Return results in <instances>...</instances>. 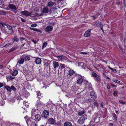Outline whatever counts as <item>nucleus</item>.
Listing matches in <instances>:
<instances>
[{"label": "nucleus", "instance_id": "obj_50", "mask_svg": "<svg viewBox=\"0 0 126 126\" xmlns=\"http://www.w3.org/2000/svg\"><path fill=\"white\" fill-rule=\"evenodd\" d=\"M3 86V84L1 82H0V88Z\"/></svg>", "mask_w": 126, "mask_h": 126}, {"label": "nucleus", "instance_id": "obj_44", "mask_svg": "<svg viewBox=\"0 0 126 126\" xmlns=\"http://www.w3.org/2000/svg\"><path fill=\"white\" fill-rule=\"evenodd\" d=\"M79 54H87V52H80V53Z\"/></svg>", "mask_w": 126, "mask_h": 126}, {"label": "nucleus", "instance_id": "obj_48", "mask_svg": "<svg viewBox=\"0 0 126 126\" xmlns=\"http://www.w3.org/2000/svg\"><path fill=\"white\" fill-rule=\"evenodd\" d=\"M119 102L120 103H121L122 104H125V102H124L123 100H121L120 101H119Z\"/></svg>", "mask_w": 126, "mask_h": 126}, {"label": "nucleus", "instance_id": "obj_35", "mask_svg": "<svg viewBox=\"0 0 126 126\" xmlns=\"http://www.w3.org/2000/svg\"><path fill=\"white\" fill-rule=\"evenodd\" d=\"M83 62H80L78 63V66H81L83 67Z\"/></svg>", "mask_w": 126, "mask_h": 126}, {"label": "nucleus", "instance_id": "obj_20", "mask_svg": "<svg viewBox=\"0 0 126 126\" xmlns=\"http://www.w3.org/2000/svg\"><path fill=\"white\" fill-rule=\"evenodd\" d=\"M85 112V110L80 111L78 113V115L79 116H81Z\"/></svg>", "mask_w": 126, "mask_h": 126}, {"label": "nucleus", "instance_id": "obj_63", "mask_svg": "<svg viewBox=\"0 0 126 126\" xmlns=\"http://www.w3.org/2000/svg\"><path fill=\"white\" fill-rule=\"evenodd\" d=\"M103 74L104 77H106V74L104 73H103Z\"/></svg>", "mask_w": 126, "mask_h": 126}, {"label": "nucleus", "instance_id": "obj_51", "mask_svg": "<svg viewBox=\"0 0 126 126\" xmlns=\"http://www.w3.org/2000/svg\"><path fill=\"white\" fill-rule=\"evenodd\" d=\"M21 21L23 22H26V21L24 19H23L22 18H21Z\"/></svg>", "mask_w": 126, "mask_h": 126}, {"label": "nucleus", "instance_id": "obj_38", "mask_svg": "<svg viewBox=\"0 0 126 126\" xmlns=\"http://www.w3.org/2000/svg\"><path fill=\"white\" fill-rule=\"evenodd\" d=\"M7 27L9 30H10L12 29V26L9 25H7Z\"/></svg>", "mask_w": 126, "mask_h": 126}, {"label": "nucleus", "instance_id": "obj_22", "mask_svg": "<svg viewBox=\"0 0 126 126\" xmlns=\"http://www.w3.org/2000/svg\"><path fill=\"white\" fill-rule=\"evenodd\" d=\"M75 72L72 70L70 69L68 71V74L70 76L72 75Z\"/></svg>", "mask_w": 126, "mask_h": 126}, {"label": "nucleus", "instance_id": "obj_16", "mask_svg": "<svg viewBox=\"0 0 126 126\" xmlns=\"http://www.w3.org/2000/svg\"><path fill=\"white\" fill-rule=\"evenodd\" d=\"M82 117H80L78 121V123H79L80 124H82L84 122V120L82 119Z\"/></svg>", "mask_w": 126, "mask_h": 126}, {"label": "nucleus", "instance_id": "obj_27", "mask_svg": "<svg viewBox=\"0 0 126 126\" xmlns=\"http://www.w3.org/2000/svg\"><path fill=\"white\" fill-rule=\"evenodd\" d=\"M29 125L30 126H37L36 124L35 123V122L34 121H32V123Z\"/></svg>", "mask_w": 126, "mask_h": 126}, {"label": "nucleus", "instance_id": "obj_25", "mask_svg": "<svg viewBox=\"0 0 126 126\" xmlns=\"http://www.w3.org/2000/svg\"><path fill=\"white\" fill-rule=\"evenodd\" d=\"M18 73V71L17 70H15L14 71L12 75L13 76H16L17 74Z\"/></svg>", "mask_w": 126, "mask_h": 126}, {"label": "nucleus", "instance_id": "obj_11", "mask_svg": "<svg viewBox=\"0 0 126 126\" xmlns=\"http://www.w3.org/2000/svg\"><path fill=\"white\" fill-rule=\"evenodd\" d=\"M53 67L54 69L58 67L59 65L58 62L56 61H54L53 62Z\"/></svg>", "mask_w": 126, "mask_h": 126}, {"label": "nucleus", "instance_id": "obj_54", "mask_svg": "<svg viewBox=\"0 0 126 126\" xmlns=\"http://www.w3.org/2000/svg\"><path fill=\"white\" fill-rule=\"evenodd\" d=\"M102 65L100 64H99L97 66V67H101L102 66Z\"/></svg>", "mask_w": 126, "mask_h": 126}, {"label": "nucleus", "instance_id": "obj_13", "mask_svg": "<svg viewBox=\"0 0 126 126\" xmlns=\"http://www.w3.org/2000/svg\"><path fill=\"white\" fill-rule=\"evenodd\" d=\"M94 26H96L98 27H101V26L103 25L100 22L96 21L95 22V23L94 24Z\"/></svg>", "mask_w": 126, "mask_h": 126}, {"label": "nucleus", "instance_id": "obj_52", "mask_svg": "<svg viewBox=\"0 0 126 126\" xmlns=\"http://www.w3.org/2000/svg\"><path fill=\"white\" fill-rule=\"evenodd\" d=\"M81 117H82L83 118L82 119H83L84 120H85V116H81Z\"/></svg>", "mask_w": 126, "mask_h": 126}, {"label": "nucleus", "instance_id": "obj_58", "mask_svg": "<svg viewBox=\"0 0 126 126\" xmlns=\"http://www.w3.org/2000/svg\"><path fill=\"white\" fill-rule=\"evenodd\" d=\"M120 2H117L116 3V5L118 6H119V5L120 4Z\"/></svg>", "mask_w": 126, "mask_h": 126}, {"label": "nucleus", "instance_id": "obj_60", "mask_svg": "<svg viewBox=\"0 0 126 126\" xmlns=\"http://www.w3.org/2000/svg\"><path fill=\"white\" fill-rule=\"evenodd\" d=\"M109 125L110 126H113V123H109Z\"/></svg>", "mask_w": 126, "mask_h": 126}, {"label": "nucleus", "instance_id": "obj_49", "mask_svg": "<svg viewBox=\"0 0 126 126\" xmlns=\"http://www.w3.org/2000/svg\"><path fill=\"white\" fill-rule=\"evenodd\" d=\"M24 39H25V38H24V37H21V38L20 39V41L21 42V41H22L23 40H24Z\"/></svg>", "mask_w": 126, "mask_h": 126}, {"label": "nucleus", "instance_id": "obj_24", "mask_svg": "<svg viewBox=\"0 0 126 126\" xmlns=\"http://www.w3.org/2000/svg\"><path fill=\"white\" fill-rule=\"evenodd\" d=\"M5 88L8 91L11 92L12 91L11 87L7 85L5 86Z\"/></svg>", "mask_w": 126, "mask_h": 126}, {"label": "nucleus", "instance_id": "obj_31", "mask_svg": "<svg viewBox=\"0 0 126 126\" xmlns=\"http://www.w3.org/2000/svg\"><path fill=\"white\" fill-rule=\"evenodd\" d=\"M24 60L25 61H29L30 60V58L28 56H26L24 58Z\"/></svg>", "mask_w": 126, "mask_h": 126}, {"label": "nucleus", "instance_id": "obj_32", "mask_svg": "<svg viewBox=\"0 0 126 126\" xmlns=\"http://www.w3.org/2000/svg\"><path fill=\"white\" fill-rule=\"evenodd\" d=\"M96 80L99 81H100L101 80V79L100 76L98 75L97 76L95 77Z\"/></svg>", "mask_w": 126, "mask_h": 126}, {"label": "nucleus", "instance_id": "obj_41", "mask_svg": "<svg viewBox=\"0 0 126 126\" xmlns=\"http://www.w3.org/2000/svg\"><path fill=\"white\" fill-rule=\"evenodd\" d=\"M37 26V25L35 24H32L30 26L32 27H36Z\"/></svg>", "mask_w": 126, "mask_h": 126}, {"label": "nucleus", "instance_id": "obj_40", "mask_svg": "<svg viewBox=\"0 0 126 126\" xmlns=\"http://www.w3.org/2000/svg\"><path fill=\"white\" fill-rule=\"evenodd\" d=\"M112 80L114 82L118 84H119L120 83V82L119 81L117 80L116 79H112Z\"/></svg>", "mask_w": 126, "mask_h": 126}, {"label": "nucleus", "instance_id": "obj_7", "mask_svg": "<svg viewBox=\"0 0 126 126\" xmlns=\"http://www.w3.org/2000/svg\"><path fill=\"white\" fill-rule=\"evenodd\" d=\"M49 11L48 8L47 7H45L42 9V14L43 15L44 14H47L48 13Z\"/></svg>", "mask_w": 126, "mask_h": 126}, {"label": "nucleus", "instance_id": "obj_46", "mask_svg": "<svg viewBox=\"0 0 126 126\" xmlns=\"http://www.w3.org/2000/svg\"><path fill=\"white\" fill-rule=\"evenodd\" d=\"M118 93V92L115 91H114L113 92L114 95V96H116L117 95V94Z\"/></svg>", "mask_w": 126, "mask_h": 126}, {"label": "nucleus", "instance_id": "obj_55", "mask_svg": "<svg viewBox=\"0 0 126 126\" xmlns=\"http://www.w3.org/2000/svg\"><path fill=\"white\" fill-rule=\"evenodd\" d=\"M107 88L108 89H110V87L109 85H108L107 86Z\"/></svg>", "mask_w": 126, "mask_h": 126}, {"label": "nucleus", "instance_id": "obj_43", "mask_svg": "<svg viewBox=\"0 0 126 126\" xmlns=\"http://www.w3.org/2000/svg\"><path fill=\"white\" fill-rule=\"evenodd\" d=\"M0 24L3 27H5L6 26H7V25L5 23H3V22H1L0 23Z\"/></svg>", "mask_w": 126, "mask_h": 126}, {"label": "nucleus", "instance_id": "obj_12", "mask_svg": "<svg viewBox=\"0 0 126 126\" xmlns=\"http://www.w3.org/2000/svg\"><path fill=\"white\" fill-rule=\"evenodd\" d=\"M24 60L23 58H20L18 59L17 61V63H18L19 64H22L23 63Z\"/></svg>", "mask_w": 126, "mask_h": 126}, {"label": "nucleus", "instance_id": "obj_17", "mask_svg": "<svg viewBox=\"0 0 126 126\" xmlns=\"http://www.w3.org/2000/svg\"><path fill=\"white\" fill-rule=\"evenodd\" d=\"M83 81V79H78L77 81V83L79 84H81L82 83Z\"/></svg>", "mask_w": 126, "mask_h": 126}, {"label": "nucleus", "instance_id": "obj_37", "mask_svg": "<svg viewBox=\"0 0 126 126\" xmlns=\"http://www.w3.org/2000/svg\"><path fill=\"white\" fill-rule=\"evenodd\" d=\"M47 42H46L45 43H43V45L42 47V49H43L44 47H46L47 45Z\"/></svg>", "mask_w": 126, "mask_h": 126}, {"label": "nucleus", "instance_id": "obj_28", "mask_svg": "<svg viewBox=\"0 0 126 126\" xmlns=\"http://www.w3.org/2000/svg\"><path fill=\"white\" fill-rule=\"evenodd\" d=\"M41 103L40 102V101L38 100L36 104V107H40V105H41Z\"/></svg>", "mask_w": 126, "mask_h": 126}, {"label": "nucleus", "instance_id": "obj_29", "mask_svg": "<svg viewBox=\"0 0 126 126\" xmlns=\"http://www.w3.org/2000/svg\"><path fill=\"white\" fill-rule=\"evenodd\" d=\"M113 120H114L115 121H117V119L116 115L115 113H114L113 114Z\"/></svg>", "mask_w": 126, "mask_h": 126}, {"label": "nucleus", "instance_id": "obj_23", "mask_svg": "<svg viewBox=\"0 0 126 126\" xmlns=\"http://www.w3.org/2000/svg\"><path fill=\"white\" fill-rule=\"evenodd\" d=\"M37 110H36L34 109L32 110L31 112V114L32 116V117L34 115L36 114V111Z\"/></svg>", "mask_w": 126, "mask_h": 126}, {"label": "nucleus", "instance_id": "obj_56", "mask_svg": "<svg viewBox=\"0 0 126 126\" xmlns=\"http://www.w3.org/2000/svg\"><path fill=\"white\" fill-rule=\"evenodd\" d=\"M92 101V100L91 99H88V100L87 101V102H91Z\"/></svg>", "mask_w": 126, "mask_h": 126}, {"label": "nucleus", "instance_id": "obj_19", "mask_svg": "<svg viewBox=\"0 0 126 126\" xmlns=\"http://www.w3.org/2000/svg\"><path fill=\"white\" fill-rule=\"evenodd\" d=\"M64 126H72V124L70 122H67L64 123Z\"/></svg>", "mask_w": 126, "mask_h": 126}, {"label": "nucleus", "instance_id": "obj_36", "mask_svg": "<svg viewBox=\"0 0 126 126\" xmlns=\"http://www.w3.org/2000/svg\"><path fill=\"white\" fill-rule=\"evenodd\" d=\"M65 65L64 64H61L60 65L61 69H63L64 68H65Z\"/></svg>", "mask_w": 126, "mask_h": 126}, {"label": "nucleus", "instance_id": "obj_8", "mask_svg": "<svg viewBox=\"0 0 126 126\" xmlns=\"http://www.w3.org/2000/svg\"><path fill=\"white\" fill-rule=\"evenodd\" d=\"M21 13L24 15V16H31V13L26 10L24 11H22L21 12Z\"/></svg>", "mask_w": 126, "mask_h": 126}, {"label": "nucleus", "instance_id": "obj_4", "mask_svg": "<svg viewBox=\"0 0 126 126\" xmlns=\"http://www.w3.org/2000/svg\"><path fill=\"white\" fill-rule=\"evenodd\" d=\"M90 96L91 98L93 99H95L97 97L96 94L93 91H92L90 93Z\"/></svg>", "mask_w": 126, "mask_h": 126}, {"label": "nucleus", "instance_id": "obj_1", "mask_svg": "<svg viewBox=\"0 0 126 126\" xmlns=\"http://www.w3.org/2000/svg\"><path fill=\"white\" fill-rule=\"evenodd\" d=\"M25 119L26 123L28 126L31 124L32 121H34L32 118L28 117H25Z\"/></svg>", "mask_w": 126, "mask_h": 126}, {"label": "nucleus", "instance_id": "obj_5", "mask_svg": "<svg viewBox=\"0 0 126 126\" xmlns=\"http://www.w3.org/2000/svg\"><path fill=\"white\" fill-rule=\"evenodd\" d=\"M91 31V29H89L86 31L84 34V36L85 37L89 36L90 35Z\"/></svg>", "mask_w": 126, "mask_h": 126}, {"label": "nucleus", "instance_id": "obj_9", "mask_svg": "<svg viewBox=\"0 0 126 126\" xmlns=\"http://www.w3.org/2000/svg\"><path fill=\"white\" fill-rule=\"evenodd\" d=\"M8 7L10 9L14 10H17L18 8L13 4H9L8 5Z\"/></svg>", "mask_w": 126, "mask_h": 126}, {"label": "nucleus", "instance_id": "obj_14", "mask_svg": "<svg viewBox=\"0 0 126 126\" xmlns=\"http://www.w3.org/2000/svg\"><path fill=\"white\" fill-rule=\"evenodd\" d=\"M41 59L39 58H37L36 59L35 62L37 64H40L41 63Z\"/></svg>", "mask_w": 126, "mask_h": 126}, {"label": "nucleus", "instance_id": "obj_45", "mask_svg": "<svg viewBox=\"0 0 126 126\" xmlns=\"http://www.w3.org/2000/svg\"><path fill=\"white\" fill-rule=\"evenodd\" d=\"M92 75L93 77H95L97 76L96 73H93L92 74Z\"/></svg>", "mask_w": 126, "mask_h": 126}, {"label": "nucleus", "instance_id": "obj_3", "mask_svg": "<svg viewBox=\"0 0 126 126\" xmlns=\"http://www.w3.org/2000/svg\"><path fill=\"white\" fill-rule=\"evenodd\" d=\"M50 63V61L46 59H45L44 61V64L45 66L48 67L50 69L49 64Z\"/></svg>", "mask_w": 126, "mask_h": 126}, {"label": "nucleus", "instance_id": "obj_64", "mask_svg": "<svg viewBox=\"0 0 126 126\" xmlns=\"http://www.w3.org/2000/svg\"><path fill=\"white\" fill-rule=\"evenodd\" d=\"M92 17H93V19H95L96 18H95V17L94 16H92Z\"/></svg>", "mask_w": 126, "mask_h": 126}, {"label": "nucleus", "instance_id": "obj_59", "mask_svg": "<svg viewBox=\"0 0 126 126\" xmlns=\"http://www.w3.org/2000/svg\"><path fill=\"white\" fill-rule=\"evenodd\" d=\"M10 79H14L15 78V77H12V76H10Z\"/></svg>", "mask_w": 126, "mask_h": 126}, {"label": "nucleus", "instance_id": "obj_10", "mask_svg": "<svg viewBox=\"0 0 126 126\" xmlns=\"http://www.w3.org/2000/svg\"><path fill=\"white\" fill-rule=\"evenodd\" d=\"M43 115L44 118L47 117L49 115V112L47 110H45L43 112Z\"/></svg>", "mask_w": 126, "mask_h": 126}, {"label": "nucleus", "instance_id": "obj_15", "mask_svg": "<svg viewBox=\"0 0 126 126\" xmlns=\"http://www.w3.org/2000/svg\"><path fill=\"white\" fill-rule=\"evenodd\" d=\"M54 122V120L52 118L49 119L48 121V123L50 124H53Z\"/></svg>", "mask_w": 126, "mask_h": 126}, {"label": "nucleus", "instance_id": "obj_34", "mask_svg": "<svg viewBox=\"0 0 126 126\" xmlns=\"http://www.w3.org/2000/svg\"><path fill=\"white\" fill-rule=\"evenodd\" d=\"M108 68L110 70H111L112 71V72L114 73H115L117 72V71L115 69H113L109 66H108Z\"/></svg>", "mask_w": 126, "mask_h": 126}, {"label": "nucleus", "instance_id": "obj_57", "mask_svg": "<svg viewBox=\"0 0 126 126\" xmlns=\"http://www.w3.org/2000/svg\"><path fill=\"white\" fill-rule=\"evenodd\" d=\"M32 42H33L35 44L36 43V41H35L34 40H32Z\"/></svg>", "mask_w": 126, "mask_h": 126}, {"label": "nucleus", "instance_id": "obj_61", "mask_svg": "<svg viewBox=\"0 0 126 126\" xmlns=\"http://www.w3.org/2000/svg\"><path fill=\"white\" fill-rule=\"evenodd\" d=\"M100 107H102V108H103V104L101 103L100 104Z\"/></svg>", "mask_w": 126, "mask_h": 126}, {"label": "nucleus", "instance_id": "obj_21", "mask_svg": "<svg viewBox=\"0 0 126 126\" xmlns=\"http://www.w3.org/2000/svg\"><path fill=\"white\" fill-rule=\"evenodd\" d=\"M30 30L34 31H37L40 32H41V30L39 29H38L36 28H33L31 27H30Z\"/></svg>", "mask_w": 126, "mask_h": 126}, {"label": "nucleus", "instance_id": "obj_6", "mask_svg": "<svg viewBox=\"0 0 126 126\" xmlns=\"http://www.w3.org/2000/svg\"><path fill=\"white\" fill-rule=\"evenodd\" d=\"M41 115L37 114L35 116V120L36 122H38L41 119Z\"/></svg>", "mask_w": 126, "mask_h": 126}, {"label": "nucleus", "instance_id": "obj_33", "mask_svg": "<svg viewBox=\"0 0 126 126\" xmlns=\"http://www.w3.org/2000/svg\"><path fill=\"white\" fill-rule=\"evenodd\" d=\"M14 41H16V42L18 41L19 40L18 38L16 36H15L13 39Z\"/></svg>", "mask_w": 126, "mask_h": 126}, {"label": "nucleus", "instance_id": "obj_26", "mask_svg": "<svg viewBox=\"0 0 126 126\" xmlns=\"http://www.w3.org/2000/svg\"><path fill=\"white\" fill-rule=\"evenodd\" d=\"M17 48V47H13L11 49H10L9 51V52H10L15 50Z\"/></svg>", "mask_w": 126, "mask_h": 126}, {"label": "nucleus", "instance_id": "obj_2", "mask_svg": "<svg viewBox=\"0 0 126 126\" xmlns=\"http://www.w3.org/2000/svg\"><path fill=\"white\" fill-rule=\"evenodd\" d=\"M53 29V27L51 26H48L45 29V31L48 32L51 31Z\"/></svg>", "mask_w": 126, "mask_h": 126}, {"label": "nucleus", "instance_id": "obj_42", "mask_svg": "<svg viewBox=\"0 0 126 126\" xmlns=\"http://www.w3.org/2000/svg\"><path fill=\"white\" fill-rule=\"evenodd\" d=\"M94 104L95 106H97L98 105V104L96 100L94 101Z\"/></svg>", "mask_w": 126, "mask_h": 126}, {"label": "nucleus", "instance_id": "obj_47", "mask_svg": "<svg viewBox=\"0 0 126 126\" xmlns=\"http://www.w3.org/2000/svg\"><path fill=\"white\" fill-rule=\"evenodd\" d=\"M100 15V14L99 13H97L95 15H94V16L95 17V18L97 17L98 16H99V15Z\"/></svg>", "mask_w": 126, "mask_h": 126}, {"label": "nucleus", "instance_id": "obj_53", "mask_svg": "<svg viewBox=\"0 0 126 126\" xmlns=\"http://www.w3.org/2000/svg\"><path fill=\"white\" fill-rule=\"evenodd\" d=\"M37 96H40L41 95L40 92L39 91H38L37 93Z\"/></svg>", "mask_w": 126, "mask_h": 126}, {"label": "nucleus", "instance_id": "obj_39", "mask_svg": "<svg viewBox=\"0 0 126 126\" xmlns=\"http://www.w3.org/2000/svg\"><path fill=\"white\" fill-rule=\"evenodd\" d=\"M11 88V90H13L14 91H16V89L13 85H12Z\"/></svg>", "mask_w": 126, "mask_h": 126}, {"label": "nucleus", "instance_id": "obj_30", "mask_svg": "<svg viewBox=\"0 0 126 126\" xmlns=\"http://www.w3.org/2000/svg\"><path fill=\"white\" fill-rule=\"evenodd\" d=\"M56 57L59 60H61L63 58V56H57Z\"/></svg>", "mask_w": 126, "mask_h": 126}, {"label": "nucleus", "instance_id": "obj_62", "mask_svg": "<svg viewBox=\"0 0 126 126\" xmlns=\"http://www.w3.org/2000/svg\"><path fill=\"white\" fill-rule=\"evenodd\" d=\"M10 45V44H6L5 45V46H9V45Z\"/></svg>", "mask_w": 126, "mask_h": 126}, {"label": "nucleus", "instance_id": "obj_18", "mask_svg": "<svg viewBox=\"0 0 126 126\" xmlns=\"http://www.w3.org/2000/svg\"><path fill=\"white\" fill-rule=\"evenodd\" d=\"M54 4V3L52 1L49 2L47 3V6L49 7H52Z\"/></svg>", "mask_w": 126, "mask_h": 126}]
</instances>
